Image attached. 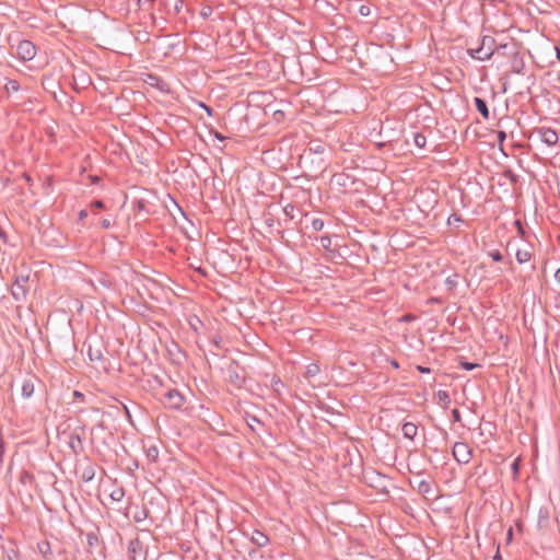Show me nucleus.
<instances>
[{"label":"nucleus","instance_id":"c756f323","mask_svg":"<svg viewBox=\"0 0 560 560\" xmlns=\"http://www.w3.org/2000/svg\"><path fill=\"white\" fill-rule=\"evenodd\" d=\"M489 256L493 259V261H501L502 260V254L499 252V250H492V252H489Z\"/></svg>","mask_w":560,"mask_h":560},{"label":"nucleus","instance_id":"6e6552de","mask_svg":"<svg viewBox=\"0 0 560 560\" xmlns=\"http://www.w3.org/2000/svg\"><path fill=\"white\" fill-rule=\"evenodd\" d=\"M81 479L84 482H90L93 480L95 476V467L91 463H85L83 466H81Z\"/></svg>","mask_w":560,"mask_h":560},{"label":"nucleus","instance_id":"e433bc0d","mask_svg":"<svg viewBox=\"0 0 560 560\" xmlns=\"http://www.w3.org/2000/svg\"><path fill=\"white\" fill-rule=\"evenodd\" d=\"M506 139V133L503 130H499L497 132V140L499 143H502Z\"/></svg>","mask_w":560,"mask_h":560},{"label":"nucleus","instance_id":"dca6fc26","mask_svg":"<svg viewBox=\"0 0 560 560\" xmlns=\"http://www.w3.org/2000/svg\"><path fill=\"white\" fill-rule=\"evenodd\" d=\"M480 46L485 48L483 50L491 52V55H493L495 50V40L491 36H483L481 38Z\"/></svg>","mask_w":560,"mask_h":560},{"label":"nucleus","instance_id":"9b49d317","mask_svg":"<svg viewBox=\"0 0 560 560\" xmlns=\"http://www.w3.org/2000/svg\"><path fill=\"white\" fill-rule=\"evenodd\" d=\"M410 483L412 487L417 488L418 492L422 495H428L432 491L431 483L425 479L416 480L415 483L410 481Z\"/></svg>","mask_w":560,"mask_h":560},{"label":"nucleus","instance_id":"f8f14e48","mask_svg":"<svg viewBox=\"0 0 560 560\" xmlns=\"http://www.w3.org/2000/svg\"><path fill=\"white\" fill-rule=\"evenodd\" d=\"M250 540L257 547H265L269 542L268 536L260 530H254L252 534Z\"/></svg>","mask_w":560,"mask_h":560},{"label":"nucleus","instance_id":"7ed1b4c3","mask_svg":"<svg viewBox=\"0 0 560 560\" xmlns=\"http://www.w3.org/2000/svg\"><path fill=\"white\" fill-rule=\"evenodd\" d=\"M27 276H18L11 287V294L16 302H23L27 295Z\"/></svg>","mask_w":560,"mask_h":560},{"label":"nucleus","instance_id":"c03bdc74","mask_svg":"<svg viewBox=\"0 0 560 560\" xmlns=\"http://www.w3.org/2000/svg\"><path fill=\"white\" fill-rule=\"evenodd\" d=\"M101 224L104 229H109L112 226V221L109 219H103Z\"/></svg>","mask_w":560,"mask_h":560},{"label":"nucleus","instance_id":"3c124183","mask_svg":"<svg viewBox=\"0 0 560 560\" xmlns=\"http://www.w3.org/2000/svg\"><path fill=\"white\" fill-rule=\"evenodd\" d=\"M390 364H392V366H393V368H395V369H398V368H399V364H398V362H397L396 360H393V361L390 362Z\"/></svg>","mask_w":560,"mask_h":560},{"label":"nucleus","instance_id":"4468645a","mask_svg":"<svg viewBox=\"0 0 560 560\" xmlns=\"http://www.w3.org/2000/svg\"><path fill=\"white\" fill-rule=\"evenodd\" d=\"M401 432H402L404 438L413 440L415 436L417 435L418 428L412 422H405L401 427Z\"/></svg>","mask_w":560,"mask_h":560},{"label":"nucleus","instance_id":"1a4fd4ad","mask_svg":"<svg viewBox=\"0 0 560 560\" xmlns=\"http://www.w3.org/2000/svg\"><path fill=\"white\" fill-rule=\"evenodd\" d=\"M68 445L73 451L74 454H79L83 451L82 439L80 438L79 434L71 433L69 435Z\"/></svg>","mask_w":560,"mask_h":560},{"label":"nucleus","instance_id":"4c0bfd02","mask_svg":"<svg viewBox=\"0 0 560 560\" xmlns=\"http://www.w3.org/2000/svg\"><path fill=\"white\" fill-rule=\"evenodd\" d=\"M105 206H104V202L102 200H94L92 203H91V208L92 209H103Z\"/></svg>","mask_w":560,"mask_h":560},{"label":"nucleus","instance_id":"bf43d9fd","mask_svg":"<svg viewBox=\"0 0 560 560\" xmlns=\"http://www.w3.org/2000/svg\"><path fill=\"white\" fill-rule=\"evenodd\" d=\"M0 237H2V238L4 237V234L2 232H0Z\"/></svg>","mask_w":560,"mask_h":560},{"label":"nucleus","instance_id":"37998d69","mask_svg":"<svg viewBox=\"0 0 560 560\" xmlns=\"http://www.w3.org/2000/svg\"><path fill=\"white\" fill-rule=\"evenodd\" d=\"M452 416H453L455 421H460V412H459L458 409H453L452 410Z\"/></svg>","mask_w":560,"mask_h":560},{"label":"nucleus","instance_id":"c9c22d12","mask_svg":"<svg viewBox=\"0 0 560 560\" xmlns=\"http://www.w3.org/2000/svg\"><path fill=\"white\" fill-rule=\"evenodd\" d=\"M98 282H100L103 287H105V288H107V289H110V288H112V281H110V280H108V279H106L105 277L100 278V279H98Z\"/></svg>","mask_w":560,"mask_h":560},{"label":"nucleus","instance_id":"2eb2a0df","mask_svg":"<svg viewBox=\"0 0 560 560\" xmlns=\"http://www.w3.org/2000/svg\"><path fill=\"white\" fill-rule=\"evenodd\" d=\"M474 103H475L477 110L480 113V115L483 118L488 119L489 118V109H488L487 102L481 97H475Z\"/></svg>","mask_w":560,"mask_h":560},{"label":"nucleus","instance_id":"2f4dec72","mask_svg":"<svg viewBox=\"0 0 560 560\" xmlns=\"http://www.w3.org/2000/svg\"><path fill=\"white\" fill-rule=\"evenodd\" d=\"M438 396L440 400L448 404L451 401L448 394L445 390H439Z\"/></svg>","mask_w":560,"mask_h":560},{"label":"nucleus","instance_id":"8fccbe9b","mask_svg":"<svg viewBox=\"0 0 560 560\" xmlns=\"http://www.w3.org/2000/svg\"><path fill=\"white\" fill-rule=\"evenodd\" d=\"M214 137H215L218 140H220V141H223V140L225 139V138H224V136H222V135H221V133H219V132H215V136H214Z\"/></svg>","mask_w":560,"mask_h":560},{"label":"nucleus","instance_id":"de8ad7c7","mask_svg":"<svg viewBox=\"0 0 560 560\" xmlns=\"http://www.w3.org/2000/svg\"><path fill=\"white\" fill-rule=\"evenodd\" d=\"M417 369H418V371L420 373H430V369L429 368H424V366L419 365Z\"/></svg>","mask_w":560,"mask_h":560},{"label":"nucleus","instance_id":"f3484780","mask_svg":"<svg viewBox=\"0 0 560 560\" xmlns=\"http://www.w3.org/2000/svg\"><path fill=\"white\" fill-rule=\"evenodd\" d=\"M245 420L253 432H256L258 427H264V423L254 415L246 413Z\"/></svg>","mask_w":560,"mask_h":560},{"label":"nucleus","instance_id":"473e14b6","mask_svg":"<svg viewBox=\"0 0 560 560\" xmlns=\"http://www.w3.org/2000/svg\"><path fill=\"white\" fill-rule=\"evenodd\" d=\"M198 105L203 109V112L207 113V115L209 117H211L213 115V109L210 106H208L207 104L199 102Z\"/></svg>","mask_w":560,"mask_h":560},{"label":"nucleus","instance_id":"393cba45","mask_svg":"<svg viewBox=\"0 0 560 560\" xmlns=\"http://www.w3.org/2000/svg\"><path fill=\"white\" fill-rule=\"evenodd\" d=\"M271 387L276 393H280V389L283 387V383L278 376L273 375L271 378Z\"/></svg>","mask_w":560,"mask_h":560},{"label":"nucleus","instance_id":"4d7b16f0","mask_svg":"<svg viewBox=\"0 0 560 560\" xmlns=\"http://www.w3.org/2000/svg\"><path fill=\"white\" fill-rule=\"evenodd\" d=\"M24 177H25V180H28V182L31 180V177L28 175L25 174Z\"/></svg>","mask_w":560,"mask_h":560},{"label":"nucleus","instance_id":"4be33fe9","mask_svg":"<svg viewBox=\"0 0 560 560\" xmlns=\"http://www.w3.org/2000/svg\"><path fill=\"white\" fill-rule=\"evenodd\" d=\"M331 180L337 185L345 187L347 185L348 176L346 174H335Z\"/></svg>","mask_w":560,"mask_h":560},{"label":"nucleus","instance_id":"a878e982","mask_svg":"<svg viewBox=\"0 0 560 560\" xmlns=\"http://www.w3.org/2000/svg\"><path fill=\"white\" fill-rule=\"evenodd\" d=\"M148 517V511L145 509L137 512L133 516V520L136 523H140L144 521Z\"/></svg>","mask_w":560,"mask_h":560},{"label":"nucleus","instance_id":"f704fd0d","mask_svg":"<svg viewBox=\"0 0 560 560\" xmlns=\"http://www.w3.org/2000/svg\"><path fill=\"white\" fill-rule=\"evenodd\" d=\"M460 365L466 371H471V370H474L475 368L478 366L477 363H470V362H462Z\"/></svg>","mask_w":560,"mask_h":560},{"label":"nucleus","instance_id":"a211bd4d","mask_svg":"<svg viewBox=\"0 0 560 560\" xmlns=\"http://www.w3.org/2000/svg\"><path fill=\"white\" fill-rule=\"evenodd\" d=\"M518 264L528 262L532 258V253L527 248H518L515 254Z\"/></svg>","mask_w":560,"mask_h":560},{"label":"nucleus","instance_id":"a19ab883","mask_svg":"<svg viewBox=\"0 0 560 560\" xmlns=\"http://www.w3.org/2000/svg\"><path fill=\"white\" fill-rule=\"evenodd\" d=\"M49 549H50V547H49L48 542H44V544L39 545V550L42 553H46Z\"/></svg>","mask_w":560,"mask_h":560},{"label":"nucleus","instance_id":"58836bf2","mask_svg":"<svg viewBox=\"0 0 560 560\" xmlns=\"http://www.w3.org/2000/svg\"><path fill=\"white\" fill-rule=\"evenodd\" d=\"M183 8V0H174V10L178 13Z\"/></svg>","mask_w":560,"mask_h":560},{"label":"nucleus","instance_id":"79ce46f5","mask_svg":"<svg viewBox=\"0 0 560 560\" xmlns=\"http://www.w3.org/2000/svg\"><path fill=\"white\" fill-rule=\"evenodd\" d=\"M88 215H89L88 210L82 209V210H80V212H79V220H80V221H83L85 218H88Z\"/></svg>","mask_w":560,"mask_h":560},{"label":"nucleus","instance_id":"ddd939ff","mask_svg":"<svg viewBox=\"0 0 560 560\" xmlns=\"http://www.w3.org/2000/svg\"><path fill=\"white\" fill-rule=\"evenodd\" d=\"M148 84L155 86L161 92H168V84L156 75L150 74L147 81Z\"/></svg>","mask_w":560,"mask_h":560},{"label":"nucleus","instance_id":"b1692460","mask_svg":"<svg viewBox=\"0 0 560 560\" xmlns=\"http://www.w3.org/2000/svg\"><path fill=\"white\" fill-rule=\"evenodd\" d=\"M283 213L288 219L293 220L295 218V207L291 203L287 205L283 208Z\"/></svg>","mask_w":560,"mask_h":560},{"label":"nucleus","instance_id":"20e7f679","mask_svg":"<svg viewBox=\"0 0 560 560\" xmlns=\"http://www.w3.org/2000/svg\"><path fill=\"white\" fill-rule=\"evenodd\" d=\"M163 401L167 408L177 410L185 404V397L178 389L173 388L165 393Z\"/></svg>","mask_w":560,"mask_h":560},{"label":"nucleus","instance_id":"f03ea898","mask_svg":"<svg viewBox=\"0 0 560 560\" xmlns=\"http://www.w3.org/2000/svg\"><path fill=\"white\" fill-rule=\"evenodd\" d=\"M452 453H453L454 459L460 465L468 464L472 456V450L468 446L467 443H464V442H456L453 445Z\"/></svg>","mask_w":560,"mask_h":560},{"label":"nucleus","instance_id":"72a5a7b5","mask_svg":"<svg viewBox=\"0 0 560 560\" xmlns=\"http://www.w3.org/2000/svg\"><path fill=\"white\" fill-rule=\"evenodd\" d=\"M89 357H90L91 361L101 360L102 359V353H101V351H96V353H93L92 349L90 348L89 349Z\"/></svg>","mask_w":560,"mask_h":560},{"label":"nucleus","instance_id":"6e6d98bb","mask_svg":"<svg viewBox=\"0 0 560 560\" xmlns=\"http://www.w3.org/2000/svg\"><path fill=\"white\" fill-rule=\"evenodd\" d=\"M504 48H506V45H500V46L498 47V49H504Z\"/></svg>","mask_w":560,"mask_h":560},{"label":"nucleus","instance_id":"9d476101","mask_svg":"<svg viewBox=\"0 0 560 560\" xmlns=\"http://www.w3.org/2000/svg\"><path fill=\"white\" fill-rule=\"evenodd\" d=\"M485 48L479 45L477 48L468 49V54L471 58L478 59L481 61L488 60L492 57L491 52L483 50Z\"/></svg>","mask_w":560,"mask_h":560},{"label":"nucleus","instance_id":"5fc2aeb1","mask_svg":"<svg viewBox=\"0 0 560 560\" xmlns=\"http://www.w3.org/2000/svg\"><path fill=\"white\" fill-rule=\"evenodd\" d=\"M266 223L269 225V226H272V220H267Z\"/></svg>","mask_w":560,"mask_h":560},{"label":"nucleus","instance_id":"f257e3e1","mask_svg":"<svg viewBox=\"0 0 560 560\" xmlns=\"http://www.w3.org/2000/svg\"><path fill=\"white\" fill-rule=\"evenodd\" d=\"M36 52V46L31 40L23 39L16 45L15 54L23 62L33 60Z\"/></svg>","mask_w":560,"mask_h":560},{"label":"nucleus","instance_id":"aec40b11","mask_svg":"<svg viewBox=\"0 0 560 560\" xmlns=\"http://www.w3.org/2000/svg\"><path fill=\"white\" fill-rule=\"evenodd\" d=\"M7 93L19 92L21 85L16 80H9L4 86Z\"/></svg>","mask_w":560,"mask_h":560},{"label":"nucleus","instance_id":"6ab92c4d","mask_svg":"<svg viewBox=\"0 0 560 560\" xmlns=\"http://www.w3.org/2000/svg\"><path fill=\"white\" fill-rule=\"evenodd\" d=\"M413 143H415L416 147H418L420 149H423L425 147V143H427L425 136L420 133V132L413 133Z\"/></svg>","mask_w":560,"mask_h":560},{"label":"nucleus","instance_id":"49530a36","mask_svg":"<svg viewBox=\"0 0 560 560\" xmlns=\"http://www.w3.org/2000/svg\"><path fill=\"white\" fill-rule=\"evenodd\" d=\"M555 281L560 284V268H558L553 275Z\"/></svg>","mask_w":560,"mask_h":560},{"label":"nucleus","instance_id":"a18cd8bd","mask_svg":"<svg viewBox=\"0 0 560 560\" xmlns=\"http://www.w3.org/2000/svg\"><path fill=\"white\" fill-rule=\"evenodd\" d=\"M511 467H512L513 474H514V475H517V474H518V469H520V467H518V460H517V459H516V460H514Z\"/></svg>","mask_w":560,"mask_h":560},{"label":"nucleus","instance_id":"412c9836","mask_svg":"<svg viewBox=\"0 0 560 560\" xmlns=\"http://www.w3.org/2000/svg\"><path fill=\"white\" fill-rule=\"evenodd\" d=\"M124 495H125V491H124V489H122V488H116V489H114V490L112 491V493H110V495H109V497H110V499H112L113 501L119 502V501H121V500H122Z\"/></svg>","mask_w":560,"mask_h":560},{"label":"nucleus","instance_id":"bb28decb","mask_svg":"<svg viewBox=\"0 0 560 560\" xmlns=\"http://www.w3.org/2000/svg\"><path fill=\"white\" fill-rule=\"evenodd\" d=\"M312 228L314 231L318 232L323 230L324 228V221L322 219H313L312 220Z\"/></svg>","mask_w":560,"mask_h":560},{"label":"nucleus","instance_id":"423d86ee","mask_svg":"<svg viewBox=\"0 0 560 560\" xmlns=\"http://www.w3.org/2000/svg\"><path fill=\"white\" fill-rule=\"evenodd\" d=\"M143 546L139 538H133L128 542L127 553L130 560H137V557L142 552Z\"/></svg>","mask_w":560,"mask_h":560},{"label":"nucleus","instance_id":"603ef678","mask_svg":"<svg viewBox=\"0 0 560 560\" xmlns=\"http://www.w3.org/2000/svg\"><path fill=\"white\" fill-rule=\"evenodd\" d=\"M124 409H125V412H126L127 417L130 419L131 415H130V411H129V409L127 408L126 405L124 406Z\"/></svg>","mask_w":560,"mask_h":560},{"label":"nucleus","instance_id":"09e8293b","mask_svg":"<svg viewBox=\"0 0 560 560\" xmlns=\"http://www.w3.org/2000/svg\"><path fill=\"white\" fill-rule=\"evenodd\" d=\"M512 536H513V529H512V527H510L508 530V541L512 540Z\"/></svg>","mask_w":560,"mask_h":560},{"label":"nucleus","instance_id":"5701e85b","mask_svg":"<svg viewBox=\"0 0 560 560\" xmlns=\"http://www.w3.org/2000/svg\"><path fill=\"white\" fill-rule=\"evenodd\" d=\"M147 457L151 460V462H156L158 457H159V450L156 446H150L148 447L147 450Z\"/></svg>","mask_w":560,"mask_h":560},{"label":"nucleus","instance_id":"13d9d810","mask_svg":"<svg viewBox=\"0 0 560 560\" xmlns=\"http://www.w3.org/2000/svg\"><path fill=\"white\" fill-rule=\"evenodd\" d=\"M74 395H75L77 397L82 396V394H80L79 392H74Z\"/></svg>","mask_w":560,"mask_h":560},{"label":"nucleus","instance_id":"ea45409f","mask_svg":"<svg viewBox=\"0 0 560 560\" xmlns=\"http://www.w3.org/2000/svg\"><path fill=\"white\" fill-rule=\"evenodd\" d=\"M452 221H453V222H460V221H462V219H460L457 214H452V215L448 218L447 223H448V224H452Z\"/></svg>","mask_w":560,"mask_h":560},{"label":"nucleus","instance_id":"39448f33","mask_svg":"<svg viewBox=\"0 0 560 560\" xmlns=\"http://www.w3.org/2000/svg\"><path fill=\"white\" fill-rule=\"evenodd\" d=\"M534 135H537L539 140L548 147H553L558 143L557 132L549 127H537L533 130Z\"/></svg>","mask_w":560,"mask_h":560},{"label":"nucleus","instance_id":"7c9ffc66","mask_svg":"<svg viewBox=\"0 0 560 560\" xmlns=\"http://www.w3.org/2000/svg\"><path fill=\"white\" fill-rule=\"evenodd\" d=\"M320 245L325 248V249H328L331 245V240L329 236H322L320 237Z\"/></svg>","mask_w":560,"mask_h":560},{"label":"nucleus","instance_id":"864d4df0","mask_svg":"<svg viewBox=\"0 0 560 560\" xmlns=\"http://www.w3.org/2000/svg\"><path fill=\"white\" fill-rule=\"evenodd\" d=\"M364 9H365L364 7H361V9H360V13H361L362 15H365V14H366Z\"/></svg>","mask_w":560,"mask_h":560},{"label":"nucleus","instance_id":"0eeeda50","mask_svg":"<svg viewBox=\"0 0 560 560\" xmlns=\"http://www.w3.org/2000/svg\"><path fill=\"white\" fill-rule=\"evenodd\" d=\"M35 381H36V377L34 375H28L27 377H25L23 380L22 386H21V395L24 398L32 397L34 389H35Z\"/></svg>","mask_w":560,"mask_h":560},{"label":"nucleus","instance_id":"cd10ccee","mask_svg":"<svg viewBox=\"0 0 560 560\" xmlns=\"http://www.w3.org/2000/svg\"><path fill=\"white\" fill-rule=\"evenodd\" d=\"M319 372V368L316 364H310L306 370L308 376H315Z\"/></svg>","mask_w":560,"mask_h":560},{"label":"nucleus","instance_id":"c85d7f7f","mask_svg":"<svg viewBox=\"0 0 560 560\" xmlns=\"http://www.w3.org/2000/svg\"><path fill=\"white\" fill-rule=\"evenodd\" d=\"M86 539H88L89 546H91V547L97 545V542H98V537L93 533L88 534Z\"/></svg>","mask_w":560,"mask_h":560}]
</instances>
